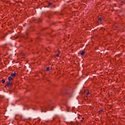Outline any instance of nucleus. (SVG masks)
Returning a JSON list of instances; mask_svg holds the SVG:
<instances>
[{"label": "nucleus", "instance_id": "nucleus-12", "mask_svg": "<svg viewBox=\"0 0 125 125\" xmlns=\"http://www.w3.org/2000/svg\"><path fill=\"white\" fill-rule=\"evenodd\" d=\"M40 122H41V120H39V121L37 122V123H40Z\"/></svg>", "mask_w": 125, "mask_h": 125}, {"label": "nucleus", "instance_id": "nucleus-4", "mask_svg": "<svg viewBox=\"0 0 125 125\" xmlns=\"http://www.w3.org/2000/svg\"><path fill=\"white\" fill-rule=\"evenodd\" d=\"M12 80H13V78L11 76H9V77H8V80H9V81H12Z\"/></svg>", "mask_w": 125, "mask_h": 125}, {"label": "nucleus", "instance_id": "nucleus-2", "mask_svg": "<svg viewBox=\"0 0 125 125\" xmlns=\"http://www.w3.org/2000/svg\"><path fill=\"white\" fill-rule=\"evenodd\" d=\"M80 52V54L81 55H82V56L84 55L85 52H84V51H81Z\"/></svg>", "mask_w": 125, "mask_h": 125}, {"label": "nucleus", "instance_id": "nucleus-3", "mask_svg": "<svg viewBox=\"0 0 125 125\" xmlns=\"http://www.w3.org/2000/svg\"><path fill=\"white\" fill-rule=\"evenodd\" d=\"M11 77H16V73H11Z\"/></svg>", "mask_w": 125, "mask_h": 125}, {"label": "nucleus", "instance_id": "nucleus-8", "mask_svg": "<svg viewBox=\"0 0 125 125\" xmlns=\"http://www.w3.org/2000/svg\"><path fill=\"white\" fill-rule=\"evenodd\" d=\"M86 95H88L89 94V91H87V92L85 93Z\"/></svg>", "mask_w": 125, "mask_h": 125}, {"label": "nucleus", "instance_id": "nucleus-11", "mask_svg": "<svg viewBox=\"0 0 125 125\" xmlns=\"http://www.w3.org/2000/svg\"><path fill=\"white\" fill-rule=\"evenodd\" d=\"M51 4H52V3H49V5H50Z\"/></svg>", "mask_w": 125, "mask_h": 125}, {"label": "nucleus", "instance_id": "nucleus-14", "mask_svg": "<svg viewBox=\"0 0 125 125\" xmlns=\"http://www.w3.org/2000/svg\"><path fill=\"white\" fill-rule=\"evenodd\" d=\"M81 122H82V123H83V120H81Z\"/></svg>", "mask_w": 125, "mask_h": 125}, {"label": "nucleus", "instance_id": "nucleus-9", "mask_svg": "<svg viewBox=\"0 0 125 125\" xmlns=\"http://www.w3.org/2000/svg\"><path fill=\"white\" fill-rule=\"evenodd\" d=\"M2 83H5V80H2Z\"/></svg>", "mask_w": 125, "mask_h": 125}, {"label": "nucleus", "instance_id": "nucleus-7", "mask_svg": "<svg viewBox=\"0 0 125 125\" xmlns=\"http://www.w3.org/2000/svg\"><path fill=\"white\" fill-rule=\"evenodd\" d=\"M99 21H100V22H101V21H102V18H99Z\"/></svg>", "mask_w": 125, "mask_h": 125}, {"label": "nucleus", "instance_id": "nucleus-1", "mask_svg": "<svg viewBox=\"0 0 125 125\" xmlns=\"http://www.w3.org/2000/svg\"><path fill=\"white\" fill-rule=\"evenodd\" d=\"M6 84L7 86H10V85H11L12 84V83H11V82L10 81H8V82H7Z\"/></svg>", "mask_w": 125, "mask_h": 125}, {"label": "nucleus", "instance_id": "nucleus-13", "mask_svg": "<svg viewBox=\"0 0 125 125\" xmlns=\"http://www.w3.org/2000/svg\"><path fill=\"white\" fill-rule=\"evenodd\" d=\"M82 120H84V118H82Z\"/></svg>", "mask_w": 125, "mask_h": 125}, {"label": "nucleus", "instance_id": "nucleus-6", "mask_svg": "<svg viewBox=\"0 0 125 125\" xmlns=\"http://www.w3.org/2000/svg\"><path fill=\"white\" fill-rule=\"evenodd\" d=\"M60 55V52L59 51V54L56 55L57 57H59V55Z\"/></svg>", "mask_w": 125, "mask_h": 125}, {"label": "nucleus", "instance_id": "nucleus-5", "mask_svg": "<svg viewBox=\"0 0 125 125\" xmlns=\"http://www.w3.org/2000/svg\"><path fill=\"white\" fill-rule=\"evenodd\" d=\"M102 112H103V110H100V111H99V114H102Z\"/></svg>", "mask_w": 125, "mask_h": 125}, {"label": "nucleus", "instance_id": "nucleus-10", "mask_svg": "<svg viewBox=\"0 0 125 125\" xmlns=\"http://www.w3.org/2000/svg\"><path fill=\"white\" fill-rule=\"evenodd\" d=\"M46 71H49V67H47Z\"/></svg>", "mask_w": 125, "mask_h": 125}]
</instances>
